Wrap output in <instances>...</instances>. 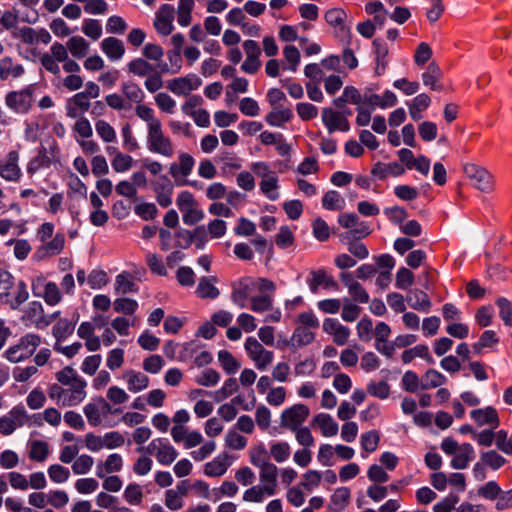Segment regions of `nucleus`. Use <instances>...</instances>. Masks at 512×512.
<instances>
[{
	"mask_svg": "<svg viewBox=\"0 0 512 512\" xmlns=\"http://www.w3.org/2000/svg\"><path fill=\"white\" fill-rule=\"evenodd\" d=\"M54 383L48 388V396L58 406H77L86 398L87 382L79 376L77 371L66 366L55 373Z\"/></svg>",
	"mask_w": 512,
	"mask_h": 512,
	"instance_id": "nucleus-1",
	"label": "nucleus"
},
{
	"mask_svg": "<svg viewBox=\"0 0 512 512\" xmlns=\"http://www.w3.org/2000/svg\"><path fill=\"white\" fill-rule=\"evenodd\" d=\"M135 114L147 125V147L152 153L171 158L174 155L172 140L165 135L161 120L156 117L154 110L147 105H138Z\"/></svg>",
	"mask_w": 512,
	"mask_h": 512,
	"instance_id": "nucleus-2",
	"label": "nucleus"
},
{
	"mask_svg": "<svg viewBox=\"0 0 512 512\" xmlns=\"http://www.w3.org/2000/svg\"><path fill=\"white\" fill-rule=\"evenodd\" d=\"M258 290L260 293L271 292L274 293L276 286L274 282L266 278L253 279L250 277H243L232 284L231 301L240 308L247 307L252 293Z\"/></svg>",
	"mask_w": 512,
	"mask_h": 512,
	"instance_id": "nucleus-3",
	"label": "nucleus"
},
{
	"mask_svg": "<svg viewBox=\"0 0 512 512\" xmlns=\"http://www.w3.org/2000/svg\"><path fill=\"white\" fill-rule=\"evenodd\" d=\"M27 286L14 277L0 264V302L11 309H18L28 299Z\"/></svg>",
	"mask_w": 512,
	"mask_h": 512,
	"instance_id": "nucleus-4",
	"label": "nucleus"
},
{
	"mask_svg": "<svg viewBox=\"0 0 512 512\" xmlns=\"http://www.w3.org/2000/svg\"><path fill=\"white\" fill-rule=\"evenodd\" d=\"M42 338L36 333H27L20 337L18 342L10 346L4 353L5 358L12 362L18 363L30 358L41 345Z\"/></svg>",
	"mask_w": 512,
	"mask_h": 512,
	"instance_id": "nucleus-5",
	"label": "nucleus"
},
{
	"mask_svg": "<svg viewBox=\"0 0 512 512\" xmlns=\"http://www.w3.org/2000/svg\"><path fill=\"white\" fill-rule=\"evenodd\" d=\"M176 205L182 213L183 222L186 225H194L204 219V212L189 191H182L176 199Z\"/></svg>",
	"mask_w": 512,
	"mask_h": 512,
	"instance_id": "nucleus-6",
	"label": "nucleus"
},
{
	"mask_svg": "<svg viewBox=\"0 0 512 512\" xmlns=\"http://www.w3.org/2000/svg\"><path fill=\"white\" fill-rule=\"evenodd\" d=\"M244 349L255 367L264 371L273 362L274 353L267 350L255 337H248L244 343Z\"/></svg>",
	"mask_w": 512,
	"mask_h": 512,
	"instance_id": "nucleus-7",
	"label": "nucleus"
},
{
	"mask_svg": "<svg viewBox=\"0 0 512 512\" xmlns=\"http://www.w3.org/2000/svg\"><path fill=\"white\" fill-rule=\"evenodd\" d=\"M33 93L32 86L8 92L5 96V105L17 114H27L34 103Z\"/></svg>",
	"mask_w": 512,
	"mask_h": 512,
	"instance_id": "nucleus-8",
	"label": "nucleus"
},
{
	"mask_svg": "<svg viewBox=\"0 0 512 512\" xmlns=\"http://www.w3.org/2000/svg\"><path fill=\"white\" fill-rule=\"evenodd\" d=\"M142 450L155 456L157 461L162 465L172 464L178 456L177 450L165 438L153 439L147 447L137 449L138 452Z\"/></svg>",
	"mask_w": 512,
	"mask_h": 512,
	"instance_id": "nucleus-9",
	"label": "nucleus"
},
{
	"mask_svg": "<svg viewBox=\"0 0 512 512\" xmlns=\"http://www.w3.org/2000/svg\"><path fill=\"white\" fill-rule=\"evenodd\" d=\"M310 415V409L305 404H294L284 409L280 415V426L289 431H295L302 427V424Z\"/></svg>",
	"mask_w": 512,
	"mask_h": 512,
	"instance_id": "nucleus-10",
	"label": "nucleus"
},
{
	"mask_svg": "<svg viewBox=\"0 0 512 512\" xmlns=\"http://www.w3.org/2000/svg\"><path fill=\"white\" fill-rule=\"evenodd\" d=\"M20 154L17 150L7 153L4 159L0 160V177L12 183H18L22 178V170L19 166Z\"/></svg>",
	"mask_w": 512,
	"mask_h": 512,
	"instance_id": "nucleus-11",
	"label": "nucleus"
},
{
	"mask_svg": "<svg viewBox=\"0 0 512 512\" xmlns=\"http://www.w3.org/2000/svg\"><path fill=\"white\" fill-rule=\"evenodd\" d=\"M21 320L25 326H33L36 329H45L49 326L44 307L39 301H32L26 306Z\"/></svg>",
	"mask_w": 512,
	"mask_h": 512,
	"instance_id": "nucleus-12",
	"label": "nucleus"
},
{
	"mask_svg": "<svg viewBox=\"0 0 512 512\" xmlns=\"http://www.w3.org/2000/svg\"><path fill=\"white\" fill-rule=\"evenodd\" d=\"M464 172L477 189L482 192L492 191V175L485 168L475 164H466L464 166Z\"/></svg>",
	"mask_w": 512,
	"mask_h": 512,
	"instance_id": "nucleus-13",
	"label": "nucleus"
},
{
	"mask_svg": "<svg viewBox=\"0 0 512 512\" xmlns=\"http://www.w3.org/2000/svg\"><path fill=\"white\" fill-rule=\"evenodd\" d=\"M27 421V414L23 406H16L7 415L0 418V433L12 434L18 427H22Z\"/></svg>",
	"mask_w": 512,
	"mask_h": 512,
	"instance_id": "nucleus-14",
	"label": "nucleus"
},
{
	"mask_svg": "<svg viewBox=\"0 0 512 512\" xmlns=\"http://www.w3.org/2000/svg\"><path fill=\"white\" fill-rule=\"evenodd\" d=\"M404 165L393 161L389 163L377 161L371 168V175L375 180L384 181L389 177H399L405 173Z\"/></svg>",
	"mask_w": 512,
	"mask_h": 512,
	"instance_id": "nucleus-15",
	"label": "nucleus"
},
{
	"mask_svg": "<svg viewBox=\"0 0 512 512\" xmlns=\"http://www.w3.org/2000/svg\"><path fill=\"white\" fill-rule=\"evenodd\" d=\"M175 10L169 4H163L156 12L154 27L157 32L163 36L169 35L173 29Z\"/></svg>",
	"mask_w": 512,
	"mask_h": 512,
	"instance_id": "nucleus-16",
	"label": "nucleus"
},
{
	"mask_svg": "<svg viewBox=\"0 0 512 512\" xmlns=\"http://www.w3.org/2000/svg\"><path fill=\"white\" fill-rule=\"evenodd\" d=\"M91 108V101L82 93L77 92L66 100L65 112L68 118H80Z\"/></svg>",
	"mask_w": 512,
	"mask_h": 512,
	"instance_id": "nucleus-17",
	"label": "nucleus"
},
{
	"mask_svg": "<svg viewBox=\"0 0 512 512\" xmlns=\"http://www.w3.org/2000/svg\"><path fill=\"white\" fill-rule=\"evenodd\" d=\"M201 80L196 75L174 78L169 81L167 88L175 95H188L200 87Z\"/></svg>",
	"mask_w": 512,
	"mask_h": 512,
	"instance_id": "nucleus-18",
	"label": "nucleus"
},
{
	"mask_svg": "<svg viewBox=\"0 0 512 512\" xmlns=\"http://www.w3.org/2000/svg\"><path fill=\"white\" fill-rule=\"evenodd\" d=\"M322 121L330 133L336 130L347 132L350 129V124L345 115L331 108L322 110Z\"/></svg>",
	"mask_w": 512,
	"mask_h": 512,
	"instance_id": "nucleus-19",
	"label": "nucleus"
},
{
	"mask_svg": "<svg viewBox=\"0 0 512 512\" xmlns=\"http://www.w3.org/2000/svg\"><path fill=\"white\" fill-rule=\"evenodd\" d=\"M322 327L324 332L332 335L335 344L342 346L347 343L350 336V329L342 325L337 319L326 318Z\"/></svg>",
	"mask_w": 512,
	"mask_h": 512,
	"instance_id": "nucleus-20",
	"label": "nucleus"
},
{
	"mask_svg": "<svg viewBox=\"0 0 512 512\" xmlns=\"http://www.w3.org/2000/svg\"><path fill=\"white\" fill-rule=\"evenodd\" d=\"M470 416L478 426L490 425L492 429H496L500 425L498 412L492 406L474 409Z\"/></svg>",
	"mask_w": 512,
	"mask_h": 512,
	"instance_id": "nucleus-21",
	"label": "nucleus"
},
{
	"mask_svg": "<svg viewBox=\"0 0 512 512\" xmlns=\"http://www.w3.org/2000/svg\"><path fill=\"white\" fill-rule=\"evenodd\" d=\"M194 165V158L190 154L182 152L178 156V162H174L170 165L169 173L175 181H177L179 177H188L191 174Z\"/></svg>",
	"mask_w": 512,
	"mask_h": 512,
	"instance_id": "nucleus-22",
	"label": "nucleus"
},
{
	"mask_svg": "<svg viewBox=\"0 0 512 512\" xmlns=\"http://www.w3.org/2000/svg\"><path fill=\"white\" fill-rule=\"evenodd\" d=\"M158 204L166 208L172 204L173 184L167 176H161L153 184Z\"/></svg>",
	"mask_w": 512,
	"mask_h": 512,
	"instance_id": "nucleus-23",
	"label": "nucleus"
},
{
	"mask_svg": "<svg viewBox=\"0 0 512 512\" xmlns=\"http://www.w3.org/2000/svg\"><path fill=\"white\" fill-rule=\"evenodd\" d=\"M310 275L311 278L308 279V285L313 293L318 292L319 286H323L325 289H338L337 282L324 269L314 270L310 273Z\"/></svg>",
	"mask_w": 512,
	"mask_h": 512,
	"instance_id": "nucleus-24",
	"label": "nucleus"
},
{
	"mask_svg": "<svg viewBox=\"0 0 512 512\" xmlns=\"http://www.w3.org/2000/svg\"><path fill=\"white\" fill-rule=\"evenodd\" d=\"M65 246V235L57 233L50 241H46L37 249V256L42 259L59 255Z\"/></svg>",
	"mask_w": 512,
	"mask_h": 512,
	"instance_id": "nucleus-25",
	"label": "nucleus"
},
{
	"mask_svg": "<svg viewBox=\"0 0 512 512\" xmlns=\"http://www.w3.org/2000/svg\"><path fill=\"white\" fill-rule=\"evenodd\" d=\"M122 378L125 380L127 384V388L132 393H138L140 391L145 390L149 385V377L139 371L135 370H126Z\"/></svg>",
	"mask_w": 512,
	"mask_h": 512,
	"instance_id": "nucleus-26",
	"label": "nucleus"
},
{
	"mask_svg": "<svg viewBox=\"0 0 512 512\" xmlns=\"http://www.w3.org/2000/svg\"><path fill=\"white\" fill-rule=\"evenodd\" d=\"M260 480L265 483L266 494L272 496L276 493L278 468L272 462H268L260 468Z\"/></svg>",
	"mask_w": 512,
	"mask_h": 512,
	"instance_id": "nucleus-27",
	"label": "nucleus"
},
{
	"mask_svg": "<svg viewBox=\"0 0 512 512\" xmlns=\"http://www.w3.org/2000/svg\"><path fill=\"white\" fill-rule=\"evenodd\" d=\"M101 50L111 61L120 60L125 54V46L122 40L116 37H107L100 43Z\"/></svg>",
	"mask_w": 512,
	"mask_h": 512,
	"instance_id": "nucleus-28",
	"label": "nucleus"
},
{
	"mask_svg": "<svg viewBox=\"0 0 512 512\" xmlns=\"http://www.w3.org/2000/svg\"><path fill=\"white\" fill-rule=\"evenodd\" d=\"M474 448L470 443H463L461 447L454 453L450 465L453 469L463 470L468 467L474 458Z\"/></svg>",
	"mask_w": 512,
	"mask_h": 512,
	"instance_id": "nucleus-29",
	"label": "nucleus"
},
{
	"mask_svg": "<svg viewBox=\"0 0 512 512\" xmlns=\"http://www.w3.org/2000/svg\"><path fill=\"white\" fill-rule=\"evenodd\" d=\"M79 319V314H75L71 320L60 318L52 328V335L56 342H61L68 338L74 331L75 325Z\"/></svg>",
	"mask_w": 512,
	"mask_h": 512,
	"instance_id": "nucleus-30",
	"label": "nucleus"
},
{
	"mask_svg": "<svg viewBox=\"0 0 512 512\" xmlns=\"http://www.w3.org/2000/svg\"><path fill=\"white\" fill-rule=\"evenodd\" d=\"M408 305L417 311L428 312L432 303L428 294L420 289L410 290L406 296Z\"/></svg>",
	"mask_w": 512,
	"mask_h": 512,
	"instance_id": "nucleus-31",
	"label": "nucleus"
},
{
	"mask_svg": "<svg viewBox=\"0 0 512 512\" xmlns=\"http://www.w3.org/2000/svg\"><path fill=\"white\" fill-rule=\"evenodd\" d=\"M25 72L22 64L15 63L11 57H3L0 60V79L6 81L8 79H17Z\"/></svg>",
	"mask_w": 512,
	"mask_h": 512,
	"instance_id": "nucleus-32",
	"label": "nucleus"
},
{
	"mask_svg": "<svg viewBox=\"0 0 512 512\" xmlns=\"http://www.w3.org/2000/svg\"><path fill=\"white\" fill-rule=\"evenodd\" d=\"M122 467V456L118 453L110 454L104 462H99L97 464L96 476L104 478L107 474L121 471Z\"/></svg>",
	"mask_w": 512,
	"mask_h": 512,
	"instance_id": "nucleus-33",
	"label": "nucleus"
},
{
	"mask_svg": "<svg viewBox=\"0 0 512 512\" xmlns=\"http://www.w3.org/2000/svg\"><path fill=\"white\" fill-rule=\"evenodd\" d=\"M217 281L216 277H202L199 280L198 286L196 288V295L201 299H215L219 296L220 291L214 285Z\"/></svg>",
	"mask_w": 512,
	"mask_h": 512,
	"instance_id": "nucleus-34",
	"label": "nucleus"
},
{
	"mask_svg": "<svg viewBox=\"0 0 512 512\" xmlns=\"http://www.w3.org/2000/svg\"><path fill=\"white\" fill-rule=\"evenodd\" d=\"M66 44L69 53L75 59L85 58L89 53L90 44L82 36H72Z\"/></svg>",
	"mask_w": 512,
	"mask_h": 512,
	"instance_id": "nucleus-35",
	"label": "nucleus"
},
{
	"mask_svg": "<svg viewBox=\"0 0 512 512\" xmlns=\"http://www.w3.org/2000/svg\"><path fill=\"white\" fill-rule=\"evenodd\" d=\"M312 425L318 426L325 437L334 436L338 432V424L326 413L317 414L312 420Z\"/></svg>",
	"mask_w": 512,
	"mask_h": 512,
	"instance_id": "nucleus-36",
	"label": "nucleus"
},
{
	"mask_svg": "<svg viewBox=\"0 0 512 512\" xmlns=\"http://www.w3.org/2000/svg\"><path fill=\"white\" fill-rule=\"evenodd\" d=\"M51 163L52 159L48 155L46 148L42 147L38 150L37 155L28 162L27 173L33 176L39 170L49 168Z\"/></svg>",
	"mask_w": 512,
	"mask_h": 512,
	"instance_id": "nucleus-37",
	"label": "nucleus"
},
{
	"mask_svg": "<svg viewBox=\"0 0 512 512\" xmlns=\"http://www.w3.org/2000/svg\"><path fill=\"white\" fill-rule=\"evenodd\" d=\"M345 19L346 13L340 8H332L325 13L326 22L331 26L340 27L341 32L350 39L352 34L350 28L343 24Z\"/></svg>",
	"mask_w": 512,
	"mask_h": 512,
	"instance_id": "nucleus-38",
	"label": "nucleus"
},
{
	"mask_svg": "<svg viewBox=\"0 0 512 512\" xmlns=\"http://www.w3.org/2000/svg\"><path fill=\"white\" fill-rule=\"evenodd\" d=\"M292 118L293 113L291 109L285 107H274L273 110L266 115L265 120L271 126L281 127Z\"/></svg>",
	"mask_w": 512,
	"mask_h": 512,
	"instance_id": "nucleus-39",
	"label": "nucleus"
},
{
	"mask_svg": "<svg viewBox=\"0 0 512 512\" xmlns=\"http://www.w3.org/2000/svg\"><path fill=\"white\" fill-rule=\"evenodd\" d=\"M442 77V72L439 66L432 62L428 65L427 70L422 74V81L425 86L430 87L432 90L441 91L443 86L439 84Z\"/></svg>",
	"mask_w": 512,
	"mask_h": 512,
	"instance_id": "nucleus-40",
	"label": "nucleus"
},
{
	"mask_svg": "<svg viewBox=\"0 0 512 512\" xmlns=\"http://www.w3.org/2000/svg\"><path fill=\"white\" fill-rule=\"evenodd\" d=\"M229 467L227 455L218 456L204 466V473L209 477H220Z\"/></svg>",
	"mask_w": 512,
	"mask_h": 512,
	"instance_id": "nucleus-41",
	"label": "nucleus"
},
{
	"mask_svg": "<svg viewBox=\"0 0 512 512\" xmlns=\"http://www.w3.org/2000/svg\"><path fill=\"white\" fill-rule=\"evenodd\" d=\"M349 500L350 490L347 487H340L331 496L329 510L340 512L349 504Z\"/></svg>",
	"mask_w": 512,
	"mask_h": 512,
	"instance_id": "nucleus-42",
	"label": "nucleus"
},
{
	"mask_svg": "<svg viewBox=\"0 0 512 512\" xmlns=\"http://www.w3.org/2000/svg\"><path fill=\"white\" fill-rule=\"evenodd\" d=\"M121 92L127 100L132 103H136L137 106L142 105L141 103L145 98V94L141 87L133 81L123 82L121 85Z\"/></svg>",
	"mask_w": 512,
	"mask_h": 512,
	"instance_id": "nucleus-43",
	"label": "nucleus"
},
{
	"mask_svg": "<svg viewBox=\"0 0 512 512\" xmlns=\"http://www.w3.org/2000/svg\"><path fill=\"white\" fill-rule=\"evenodd\" d=\"M273 294L263 292L261 295L251 297L250 309L256 313L271 311L273 308Z\"/></svg>",
	"mask_w": 512,
	"mask_h": 512,
	"instance_id": "nucleus-44",
	"label": "nucleus"
},
{
	"mask_svg": "<svg viewBox=\"0 0 512 512\" xmlns=\"http://www.w3.org/2000/svg\"><path fill=\"white\" fill-rule=\"evenodd\" d=\"M373 47L376 55V68L375 71L378 75L384 73L387 65L386 57L388 55V47L386 43L379 38L374 39Z\"/></svg>",
	"mask_w": 512,
	"mask_h": 512,
	"instance_id": "nucleus-45",
	"label": "nucleus"
},
{
	"mask_svg": "<svg viewBox=\"0 0 512 512\" xmlns=\"http://www.w3.org/2000/svg\"><path fill=\"white\" fill-rule=\"evenodd\" d=\"M447 378L435 369H428L422 376L421 389L428 390L444 385Z\"/></svg>",
	"mask_w": 512,
	"mask_h": 512,
	"instance_id": "nucleus-46",
	"label": "nucleus"
},
{
	"mask_svg": "<svg viewBox=\"0 0 512 512\" xmlns=\"http://www.w3.org/2000/svg\"><path fill=\"white\" fill-rule=\"evenodd\" d=\"M314 339L315 334L311 331V329L298 326L295 328L291 336V343L293 347L300 348L309 345L314 341Z\"/></svg>",
	"mask_w": 512,
	"mask_h": 512,
	"instance_id": "nucleus-47",
	"label": "nucleus"
},
{
	"mask_svg": "<svg viewBox=\"0 0 512 512\" xmlns=\"http://www.w3.org/2000/svg\"><path fill=\"white\" fill-rule=\"evenodd\" d=\"M138 286L134 282L133 277L129 273H121L115 279V291L120 294L136 293Z\"/></svg>",
	"mask_w": 512,
	"mask_h": 512,
	"instance_id": "nucleus-48",
	"label": "nucleus"
},
{
	"mask_svg": "<svg viewBox=\"0 0 512 512\" xmlns=\"http://www.w3.org/2000/svg\"><path fill=\"white\" fill-rule=\"evenodd\" d=\"M270 457L277 463L285 462L289 459L291 454V447L285 441L273 442L270 445Z\"/></svg>",
	"mask_w": 512,
	"mask_h": 512,
	"instance_id": "nucleus-49",
	"label": "nucleus"
},
{
	"mask_svg": "<svg viewBox=\"0 0 512 512\" xmlns=\"http://www.w3.org/2000/svg\"><path fill=\"white\" fill-rule=\"evenodd\" d=\"M218 361L227 374H235L241 366L240 362L227 350L218 352Z\"/></svg>",
	"mask_w": 512,
	"mask_h": 512,
	"instance_id": "nucleus-50",
	"label": "nucleus"
},
{
	"mask_svg": "<svg viewBox=\"0 0 512 512\" xmlns=\"http://www.w3.org/2000/svg\"><path fill=\"white\" fill-rule=\"evenodd\" d=\"M480 460L484 465H486V467H489L494 471L500 469L507 462V460L495 450L482 452L480 454Z\"/></svg>",
	"mask_w": 512,
	"mask_h": 512,
	"instance_id": "nucleus-51",
	"label": "nucleus"
},
{
	"mask_svg": "<svg viewBox=\"0 0 512 512\" xmlns=\"http://www.w3.org/2000/svg\"><path fill=\"white\" fill-rule=\"evenodd\" d=\"M128 71L136 76L145 77L154 71L152 64L143 58H136L127 64Z\"/></svg>",
	"mask_w": 512,
	"mask_h": 512,
	"instance_id": "nucleus-52",
	"label": "nucleus"
},
{
	"mask_svg": "<svg viewBox=\"0 0 512 512\" xmlns=\"http://www.w3.org/2000/svg\"><path fill=\"white\" fill-rule=\"evenodd\" d=\"M322 205L327 210H342L345 206V200L339 192L330 190L322 198Z\"/></svg>",
	"mask_w": 512,
	"mask_h": 512,
	"instance_id": "nucleus-53",
	"label": "nucleus"
},
{
	"mask_svg": "<svg viewBox=\"0 0 512 512\" xmlns=\"http://www.w3.org/2000/svg\"><path fill=\"white\" fill-rule=\"evenodd\" d=\"M278 189V179L276 176L271 175L265 177L260 182V190L261 192L270 200L275 201L279 198Z\"/></svg>",
	"mask_w": 512,
	"mask_h": 512,
	"instance_id": "nucleus-54",
	"label": "nucleus"
},
{
	"mask_svg": "<svg viewBox=\"0 0 512 512\" xmlns=\"http://www.w3.org/2000/svg\"><path fill=\"white\" fill-rule=\"evenodd\" d=\"M238 390V383L236 378L227 379L223 386L213 393V398L216 402H222Z\"/></svg>",
	"mask_w": 512,
	"mask_h": 512,
	"instance_id": "nucleus-55",
	"label": "nucleus"
},
{
	"mask_svg": "<svg viewBox=\"0 0 512 512\" xmlns=\"http://www.w3.org/2000/svg\"><path fill=\"white\" fill-rule=\"evenodd\" d=\"M76 121L72 127L73 132L76 134L75 139L80 137L81 139H89L93 135V129L90 121L85 117L74 118Z\"/></svg>",
	"mask_w": 512,
	"mask_h": 512,
	"instance_id": "nucleus-56",
	"label": "nucleus"
},
{
	"mask_svg": "<svg viewBox=\"0 0 512 512\" xmlns=\"http://www.w3.org/2000/svg\"><path fill=\"white\" fill-rule=\"evenodd\" d=\"M95 129L98 136L105 142H114L117 138L115 129L105 120H97Z\"/></svg>",
	"mask_w": 512,
	"mask_h": 512,
	"instance_id": "nucleus-57",
	"label": "nucleus"
},
{
	"mask_svg": "<svg viewBox=\"0 0 512 512\" xmlns=\"http://www.w3.org/2000/svg\"><path fill=\"white\" fill-rule=\"evenodd\" d=\"M145 262L148 266L149 270L158 276H166L167 275V269L161 259L160 256H158L155 253H147L145 256Z\"/></svg>",
	"mask_w": 512,
	"mask_h": 512,
	"instance_id": "nucleus-58",
	"label": "nucleus"
},
{
	"mask_svg": "<svg viewBox=\"0 0 512 512\" xmlns=\"http://www.w3.org/2000/svg\"><path fill=\"white\" fill-rule=\"evenodd\" d=\"M94 464V459L88 454L77 456L72 464V471L76 475L87 474Z\"/></svg>",
	"mask_w": 512,
	"mask_h": 512,
	"instance_id": "nucleus-59",
	"label": "nucleus"
},
{
	"mask_svg": "<svg viewBox=\"0 0 512 512\" xmlns=\"http://www.w3.org/2000/svg\"><path fill=\"white\" fill-rule=\"evenodd\" d=\"M220 380V374L211 368L204 369L200 374H198L195 378V382L198 385L205 387H213Z\"/></svg>",
	"mask_w": 512,
	"mask_h": 512,
	"instance_id": "nucleus-60",
	"label": "nucleus"
},
{
	"mask_svg": "<svg viewBox=\"0 0 512 512\" xmlns=\"http://www.w3.org/2000/svg\"><path fill=\"white\" fill-rule=\"evenodd\" d=\"M82 31L88 38L96 41L102 36V25L99 20L85 19L83 21Z\"/></svg>",
	"mask_w": 512,
	"mask_h": 512,
	"instance_id": "nucleus-61",
	"label": "nucleus"
},
{
	"mask_svg": "<svg viewBox=\"0 0 512 512\" xmlns=\"http://www.w3.org/2000/svg\"><path fill=\"white\" fill-rule=\"evenodd\" d=\"M115 312L125 315H132L138 309V303L130 298H118L113 302Z\"/></svg>",
	"mask_w": 512,
	"mask_h": 512,
	"instance_id": "nucleus-62",
	"label": "nucleus"
},
{
	"mask_svg": "<svg viewBox=\"0 0 512 512\" xmlns=\"http://www.w3.org/2000/svg\"><path fill=\"white\" fill-rule=\"evenodd\" d=\"M49 454L48 444L44 441L36 440L32 442L29 458L37 462H43Z\"/></svg>",
	"mask_w": 512,
	"mask_h": 512,
	"instance_id": "nucleus-63",
	"label": "nucleus"
},
{
	"mask_svg": "<svg viewBox=\"0 0 512 512\" xmlns=\"http://www.w3.org/2000/svg\"><path fill=\"white\" fill-rule=\"evenodd\" d=\"M499 308V316L506 326L512 327V303L505 297H499L496 300Z\"/></svg>",
	"mask_w": 512,
	"mask_h": 512,
	"instance_id": "nucleus-64",
	"label": "nucleus"
}]
</instances>
